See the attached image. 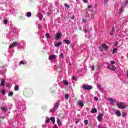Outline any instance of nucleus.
<instances>
[{
	"label": "nucleus",
	"instance_id": "nucleus-1",
	"mask_svg": "<svg viewBox=\"0 0 128 128\" xmlns=\"http://www.w3.org/2000/svg\"><path fill=\"white\" fill-rule=\"evenodd\" d=\"M116 106L118 108H120L122 110L126 108V104L122 102H117Z\"/></svg>",
	"mask_w": 128,
	"mask_h": 128
},
{
	"label": "nucleus",
	"instance_id": "nucleus-2",
	"mask_svg": "<svg viewBox=\"0 0 128 128\" xmlns=\"http://www.w3.org/2000/svg\"><path fill=\"white\" fill-rule=\"evenodd\" d=\"M108 46L106 44H102L101 46H99L98 48L102 52H105V50H108Z\"/></svg>",
	"mask_w": 128,
	"mask_h": 128
},
{
	"label": "nucleus",
	"instance_id": "nucleus-3",
	"mask_svg": "<svg viewBox=\"0 0 128 128\" xmlns=\"http://www.w3.org/2000/svg\"><path fill=\"white\" fill-rule=\"evenodd\" d=\"M50 120H52V124H54V122H56V120H54V118L51 117L50 119L48 118H46V123L48 124L50 122Z\"/></svg>",
	"mask_w": 128,
	"mask_h": 128
},
{
	"label": "nucleus",
	"instance_id": "nucleus-4",
	"mask_svg": "<svg viewBox=\"0 0 128 128\" xmlns=\"http://www.w3.org/2000/svg\"><path fill=\"white\" fill-rule=\"evenodd\" d=\"M82 88L86 90H92V86H86L85 84H83Z\"/></svg>",
	"mask_w": 128,
	"mask_h": 128
},
{
	"label": "nucleus",
	"instance_id": "nucleus-5",
	"mask_svg": "<svg viewBox=\"0 0 128 128\" xmlns=\"http://www.w3.org/2000/svg\"><path fill=\"white\" fill-rule=\"evenodd\" d=\"M107 68H108V70H116V68L114 65L110 66L109 64H108L107 66Z\"/></svg>",
	"mask_w": 128,
	"mask_h": 128
},
{
	"label": "nucleus",
	"instance_id": "nucleus-6",
	"mask_svg": "<svg viewBox=\"0 0 128 128\" xmlns=\"http://www.w3.org/2000/svg\"><path fill=\"white\" fill-rule=\"evenodd\" d=\"M62 36V34L61 32L58 33L56 34L55 35V40H58V38H60Z\"/></svg>",
	"mask_w": 128,
	"mask_h": 128
},
{
	"label": "nucleus",
	"instance_id": "nucleus-7",
	"mask_svg": "<svg viewBox=\"0 0 128 128\" xmlns=\"http://www.w3.org/2000/svg\"><path fill=\"white\" fill-rule=\"evenodd\" d=\"M16 46H18V42H14L10 46L9 48H12Z\"/></svg>",
	"mask_w": 128,
	"mask_h": 128
},
{
	"label": "nucleus",
	"instance_id": "nucleus-8",
	"mask_svg": "<svg viewBox=\"0 0 128 128\" xmlns=\"http://www.w3.org/2000/svg\"><path fill=\"white\" fill-rule=\"evenodd\" d=\"M102 116H104V114L101 113V114H99L98 115L97 118L98 120V122H100L102 120Z\"/></svg>",
	"mask_w": 128,
	"mask_h": 128
},
{
	"label": "nucleus",
	"instance_id": "nucleus-9",
	"mask_svg": "<svg viewBox=\"0 0 128 128\" xmlns=\"http://www.w3.org/2000/svg\"><path fill=\"white\" fill-rule=\"evenodd\" d=\"M56 58V56L54 54L50 55L48 57L49 60H54Z\"/></svg>",
	"mask_w": 128,
	"mask_h": 128
},
{
	"label": "nucleus",
	"instance_id": "nucleus-10",
	"mask_svg": "<svg viewBox=\"0 0 128 128\" xmlns=\"http://www.w3.org/2000/svg\"><path fill=\"white\" fill-rule=\"evenodd\" d=\"M114 32H116V28H114V26L112 28V29L111 30V32H110V36H114Z\"/></svg>",
	"mask_w": 128,
	"mask_h": 128
},
{
	"label": "nucleus",
	"instance_id": "nucleus-11",
	"mask_svg": "<svg viewBox=\"0 0 128 128\" xmlns=\"http://www.w3.org/2000/svg\"><path fill=\"white\" fill-rule=\"evenodd\" d=\"M78 104L80 105V106H81V108H82L84 106V103L82 102V100H79L78 102Z\"/></svg>",
	"mask_w": 128,
	"mask_h": 128
},
{
	"label": "nucleus",
	"instance_id": "nucleus-12",
	"mask_svg": "<svg viewBox=\"0 0 128 128\" xmlns=\"http://www.w3.org/2000/svg\"><path fill=\"white\" fill-rule=\"evenodd\" d=\"M91 114H96L98 112V110L96 108H93L92 110L90 111Z\"/></svg>",
	"mask_w": 128,
	"mask_h": 128
},
{
	"label": "nucleus",
	"instance_id": "nucleus-13",
	"mask_svg": "<svg viewBox=\"0 0 128 128\" xmlns=\"http://www.w3.org/2000/svg\"><path fill=\"white\" fill-rule=\"evenodd\" d=\"M62 44V42H58L57 44H54V46H56V48H58V46H60Z\"/></svg>",
	"mask_w": 128,
	"mask_h": 128
},
{
	"label": "nucleus",
	"instance_id": "nucleus-14",
	"mask_svg": "<svg viewBox=\"0 0 128 128\" xmlns=\"http://www.w3.org/2000/svg\"><path fill=\"white\" fill-rule=\"evenodd\" d=\"M38 16L40 18V20H42V18H44V16H42V14L40 13H39Z\"/></svg>",
	"mask_w": 128,
	"mask_h": 128
},
{
	"label": "nucleus",
	"instance_id": "nucleus-15",
	"mask_svg": "<svg viewBox=\"0 0 128 128\" xmlns=\"http://www.w3.org/2000/svg\"><path fill=\"white\" fill-rule=\"evenodd\" d=\"M60 106V102H57L56 103V104H55L54 108H56V110H57V108H58V106Z\"/></svg>",
	"mask_w": 128,
	"mask_h": 128
},
{
	"label": "nucleus",
	"instance_id": "nucleus-16",
	"mask_svg": "<svg viewBox=\"0 0 128 128\" xmlns=\"http://www.w3.org/2000/svg\"><path fill=\"white\" fill-rule=\"evenodd\" d=\"M115 114H116L117 116H121L120 112V110L116 111V112H115Z\"/></svg>",
	"mask_w": 128,
	"mask_h": 128
},
{
	"label": "nucleus",
	"instance_id": "nucleus-17",
	"mask_svg": "<svg viewBox=\"0 0 128 128\" xmlns=\"http://www.w3.org/2000/svg\"><path fill=\"white\" fill-rule=\"evenodd\" d=\"M4 79H2L1 81V84H0V86H4Z\"/></svg>",
	"mask_w": 128,
	"mask_h": 128
},
{
	"label": "nucleus",
	"instance_id": "nucleus-18",
	"mask_svg": "<svg viewBox=\"0 0 128 128\" xmlns=\"http://www.w3.org/2000/svg\"><path fill=\"white\" fill-rule=\"evenodd\" d=\"M1 109L2 112H8V108L6 107L1 108Z\"/></svg>",
	"mask_w": 128,
	"mask_h": 128
},
{
	"label": "nucleus",
	"instance_id": "nucleus-19",
	"mask_svg": "<svg viewBox=\"0 0 128 128\" xmlns=\"http://www.w3.org/2000/svg\"><path fill=\"white\" fill-rule=\"evenodd\" d=\"M64 42L66 44H70V42L68 40H64Z\"/></svg>",
	"mask_w": 128,
	"mask_h": 128
},
{
	"label": "nucleus",
	"instance_id": "nucleus-20",
	"mask_svg": "<svg viewBox=\"0 0 128 128\" xmlns=\"http://www.w3.org/2000/svg\"><path fill=\"white\" fill-rule=\"evenodd\" d=\"M57 124H58V126H62V122H60V119L57 120Z\"/></svg>",
	"mask_w": 128,
	"mask_h": 128
},
{
	"label": "nucleus",
	"instance_id": "nucleus-21",
	"mask_svg": "<svg viewBox=\"0 0 128 128\" xmlns=\"http://www.w3.org/2000/svg\"><path fill=\"white\" fill-rule=\"evenodd\" d=\"M26 16H28V18H30V16H32V12H28L26 14Z\"/></svg>",
	"mask_w": 128,
	"mask_h": 128
},
{
	"label": "nucleus",
	"instance_id": "nucleus-22",
	"mask_svg": "<svg viewBox=\"0 0 128 128\" xmlns=\"http://www.w3.org/2000/svg\"><path fill=\"white\" fill-rule=\"evenodd\" d=\"M8 96H14V92H10L8 94Z\"/></svg>",
	"mask_w": 128,
	"mask_h": 128
},
{
	"label": "nucleus",
	"instance_id": "nucleus-23",
	"mask_svg": "<svg viewBox=\"0 0 128 128\" xmlns=\"http://www.w3.org/2000/svg\"><path fill=\"white\" fill-rule=\"evenodd\" d=\"M56 108H54L53 109L50 110V112H56Z\"/></svg>",
	"mask_w": 128,
	"mask_h": 128
},
{
	"label": "nucleus",
	"instance_id": "nucleus-24",
	"mask_svg": "<svg viewBox=\"0 0 128 128\" xmlns=\"http://www.w3.org/2000/svg\"><path fill=\"white\" fill-rule=\"evenodd\" d=\"M117 50H118V48H114L113 50L112 54H114L116 52Z\"/></svg>",
	"mask_w": 128,
	"mask_h": 128
},
{
	"label": "nucleus",
	"instance_id": "nucleus-25",
	"mask_svg": "<svg viewBox=\"0 0 128 128\" xmlns=\"http://www.w3.org/2000/svg\"><path fill=\"white\" fill-rule=\"evenodd\" d=\"M18 88H20V87L18 86H14V90L16 91L18 90Z\"/></svg>",
	"mask_w": 128,
	"mask_h": 128
},
{
	"label": "nucleus",
	"instance_id": "nucleus-26",
	"mask_svg": "<svg viewBox=\"0 0 128 128\" xmlns=\"http://www.w3.org/2000/svg\"><path fill=\"white\" fill-rule=\"evenodd\" d=\"M110 102H116V100L114 99H112V98H109Z\"/></svg>",
	"mask_w": 128,
	"mask_h": 128
},
{
	"label": "nucleus",
	"instance_id": "nucleus-27",
	"mask_svg": "<svg viewBox=\"0 0 128 128\" xmlns=\"http://www.w3.org/2000/svg\"><path fill=\"white\" fill-rule=\"evenodd\" d=\"M63 82H64V84H66V86H68V81H66V80H64Z\"/></svg>",
	"mask_w": 128,
	"mask_h": 128
},
{
	"label": "nucleus",
	"instance_id": "nucleus-28",
	"mask_svg": "<svg viewBox=\"0 0 128 128\" xmlns=\"http://www.w3.org/2000/svg\"><path fill=\"white\" fill-rule=\"evenodd\" d=\"M64 97L66 100H68V98H70V95L68 94H66Z\"/></svg>",
	"mask_w": 128,
	"mask_h": 128
},
{
	"label": "nucleus",
	"instance_id": "nucleus-29",
	"mask_svg": "<svg viewBox=\"0 0 128 128\" xmlns=\"http://www.w3.org/2000/svg\"><path fill=\"white\" fill-rule=\"evenodd\" d=\"M84 122L86 126H88V120H85Z\"/></svg>",
	"mask_w": 128,
	"mask_h": 128
},
{
	"label": "nucleus",
	"instance_id": "nucleus-30",
	"mask_svg": "<svg viewBox=\"0 0 128 128\" xmlns=\"http://www.w3.org/2000/svg\"><path fill=\"white\" fill-rule=\"evenodd\" d=\"M45 36L46 38H50V34L47 33L45 34Z\"/></svg>",
	"mask_w": 128,
	"mask_h": 128
},
{
	"label": "nucleus",
	"instance_id": "nucleus-31",
	"mask_svg": "<svg viewBox=\"0 0 128 128\" xmlns=\"http://www.w3.org/2000/svg\"><path fill=\"white\" fill-rule=\"evenodd\" d=\"M108 0H104V6H106V4H108Z\"/></svg>",
	"mask_w": 128,
	"mask_h": 128
},
{
	"label": "nucleus",
	"instance_id": "nucleus-32",
	"mask_svg": "<svg viewBox=\"0 0 128 128\" xmlns=\"http://www.w3.org/2000/svg\"><path fill=\"white\" fill-rule=\"evenodd\" d=\"M20 64H26V63H24V61L22 60L19 63V66H20Z\"/></svg>",
	"mask_w": 128,
	"mask_h": 128
},
{
	"label": "nucleus",
	"instance_id": "nucleus-33",
	"mask_svg": "<svg viewBox=\"0 0 128 128\" xmlns=\"http://www.w3.org/2000/svg\"><path fill=\"white\" fill-rule=\"evenodd\" d=\"M80 119H76V120L75 122V124H78V122H80Z\"/></svg>",
	"mask_w": 128,
	"mask_h": 128
},
{
	"label": "nucleus",
	"instance_id": "nucleus-34",
	"mask_svg": "<svg viewBox=\"0 0 128 128\" xmlns=\"http://www.w3.org/2000/svg\"><path fill=\"white\" fill-rule=\"evenodd\" d=\"M64 6H66V8H70V5H68V4H64Z\"/></svg>",
	"mask_w": 128,
	"mask_h": 128
},
{
	"label": "nucleus",
	"instance_id": "nucleus-35",
	"mask_svg": "<svg viewBox=\"0 0 128 128\" xmlns=\"http://www.w3.org/2000/svg\"><path fill=\"white\" fill-rule=\"evenodd\" d=\"M4 24H8V20H4Z\"/></svg>",
	"mask_w": 128,
	"mask_h": 128
},
{
	"label": "nucleus",
	"instance_id": "nucleus-36",
	"mask_svg": "<svg viewBox=\"0 0 128 128\" xmlns=\"http://www.w3.org/2000/svg\"><path fill=\"white\" fill-rule=\"evenodd\" d=\"M72 80H78V79H76V77H74V76H73L72 77Z\"/></svg>",
	"mask_w": 128,
	"mask_h": 128
},
{
	"label": "nucleus",
	"instance_id": "nucleus-37",
	"mask_svg": "<svg viewBox=\"0 0 128 128\" xmlns=\"http://www.w3.org/2000/svg\"><path fill=\"white\" fill-rule=\"evenodd\" d=\"M94 100H96V102H98V98L96 96H95L94 97Z\"/></svg>",
	"mask_w": 128,
	"mask_h": 128
},
{
	"label": "nucleus",
	"instance_id": "nucleus-38",
	"mask_svg": "<svg viewBox=\"0 0 128 128\" xmlns=\"http://www.w3.org/2000/svg\"><path fill=\"white\" fill-rule=\"evenodd\" d=\"M83 30H84V32H85V33H86V32H88V30H86V29H84Z\"/></svg>",
	"mask_w": 128,
	"mask_h": 128
},
{
	"label": "nucleus",
	"instance_id": "nucleus-39",
	"mask_svg": "<svg viewBox=\"0 0 128 128\" xmlns=\"http://www.w3.org/2000/svg\"><path fill=\"white\" fill-rule=\"evenodd\" d=\"M92 70H94V65L92 66V68H91Z\"/></svg>",
	"mask_w": 128,
	"mask_h": 128
},
{
	"label": "nucleus",
	"instance_id": "nucleus-40",
	"mask_svg": "<svg viewBox=\"0 0 128 128\" xmlns=\"http://www.w3.org/2000/svg\"><path fill=\"white\" fill-rule=\"evenodd\" d=\"M2 94H6V90H2Z\"/></svg>",
	"mask_w": 128,
	"mask_h": 128
},
{
	"label": "nucleus",
	"instance_id": "nucleus-41",
	"mask_svg": "<svg viewBox=\"0 0 128 128\" xmlns=\"http://www.w3.org/2000/svg\"><path fill=\"white\" fill-rule=\"evenodd\" d=\"M125 116H126V113H124L122 112V116L124 118Z\"/></svg>",
	"mask_w": 128,
	"mask_h": 128
},
{
	"label": "nucleus",
	"instance_id": "nucleus-42",
	"mask_svg": "<svg viewBox=\"0 0 128 128\" xmlns=\"http://www.w3.org/2000/svg\"><path fill=\"white\" fill-rule=\"evenodd\" d=\"M54 128H58V125H56V124H54Z\"/></svg>",
	"mask_w": 128,
	"mask_h": 128
},
{
	"label": "nucleus",
	"instance_id": "nucleus-43",
	"mask_svg": "<svg viewBox=\"0 0 128 128\" xmlns=\"http://www.w3.org/2000/svg\"><path fill=\"white\" fill-rule=\"evenodd\" d=\"M60 58H64V54L61 53V54H60Z\"/></svg>",
	"mask_w": 128,
	"mask_h": 128
},
{
	"label": "nucleus",
	"instance_id": "nucleus-44",
	"mask_svg": "<svg viewBox=\"0 0 128 128\" xmlns=\"http://www.w3.org/2000/svg\"><path fill=\"white\" fill-rule=\"evenodd\" d=\"M70 46H71V48H74V44H72V43L71 44Z\"/></svg>",
	"mask_w": 128,
	"mask_h": 128
},
{
	"label": "nucleus",
	"instance_id": "nucleus-45",
	"mask_svg": "<svg viewBox=\"0 0 128 128\" xmlns=\"http://www.w3.org/2000/svg\"><path fill=\"white\" fill-rule=\"evenodd\" d=\"M112 64H116V62L114 61H111Z\"/></svg>",
	"mask_w": 128,
	"mask_h": 128
},
{
	"label": "nucleus",
	"instance_id": "nucleus-46",
	"mask_svg": "<svg viewBox=\"0 0 128 128\" xmlns=\"http://www.w3.org/2000/svg\"><path fill=\"white\" fill-rule=\"evenodd\" d=\"M84 2L85 4H86V2H88V0H82Z\"/></svg>",
	"mask_w": 128,
	"mask_h": 128
},
{
	"label": "nucleus",
	"instance_id": "nucleus-47",
	"mask_svg": "<svg viewBox=\"0 0 128 128\" xmlns=\"http://www.w3.org/2000/svg\"><path fill=\"white\" fill-rule=\"evenodd\" d=\"M88 8H92V6L88 5Z\"/></svg>",
	"mask_w": 128,
	"mask_h": 128
},
{
	"label": "nucleus",
	"instance_id": "nucleus-48",
	"mask_svg": "<svg viewBox=\"0 0 128 128\" xmlns=\"http://www.w3.org/2000/svg\"><path fill=\"white\" fill-rule=\"evenodd\" d=\"M82 22H86V20H85L84 18H82Z\"/></svg>",
	"mask_w": 128,
	"mask_h": 128
},
{
	"label": "nucleus",
	"instance_id": "nucleus-49",
	"mask_svg": "<svg viewBox=\"0 0 128 128\" xmlns=\"http://www.w3.org/2000/svg\"><path fill=\"white\" fill-rule=\"evenodd\" d=\"M118 42H116L115 44V46H118Z\"/></svg>",
	"mask_w": 128,
	"mask_h": 128
},
{
	"label": "nucleus",
	"instance_id": "nucleus-50",
	"mask_svg": "<svg viewBox=\"0 0 128 128\" xmlns=\"http://www.w3.org/2000/svg\"><path fill=\"white\" fill-rule=\"evenodd\" d=\"M98 87L100 88V90H102V86H100V85H99Z\"/></svg>",
	"mask_w": 128,
	"mask_h": 128
},
{
	"label": "nucleus",
	"instance_id": "nucleus-51",
	"mask_svg": "<svg viewBox=\"0 0 128 128\" xmlns=\"http://www.w3.org/2000/svg\"><path fill=\"white\" fill-rule=\"evenodd\" d=\"M128 4V0H126L125 3V4Z\"/></svg>",
	"mask_w": 128,
	"mask_h": 128
},
{
	"label": "nucleus",
	"instance_id": "nucleus-52",
	"mask_svg": "<svg viewBox=\"0 0 128 128\" xmlns=\"http://www.w3.org/2000/svg\"><path fill=\"white\" fill-rule=\"evenodd\" d=\"M110 104H112V106H114V102H112L110 103Z\"/></svg>",
	"mask_w": 128,
	"mask_h": 128
},
{
	"label": "nucleus",
	"instance_id": "nucleus-53",
	"mask_svg": "<svg viewBox=\"0 0 128 128\" xmlns=\"http://www.w3.org/2000/svg\"><path fill=\"white\" fill-rule=\"evenodd\" d=\"M0 118H2V120H4V116H2Z\"/></svg>",
	"mask_w": 128,
	"mask_h": 128
},
{
	"label": "nucleus",
	"instance_id": "nucleus-54",
	"mask_svg": "<svg viewBox=\"0 0 128 128\" xmlns=\"http://www.w3.org/2000/svg\"><path fill=\"white\" fill-rule=\"evenodd\" d=\"M119 12H120V13L122 12V8H120V9L119 10Z\"/></svg>",
	"mask_w": 128,
	"mask_h": 128
},
{
	"label": "nucleus",
	"instance_id": "nucleus-55",
	"mask_svg": "<svg viewBox=\"0 0 128 128\" xmlns=\"http://www.w3.org/2000/svg\"><path fill=\"white\" fill-rule=\"evenodd\" d=\"M48 16H50V14L48 13Z\"/></svg>",
	"mask_w": 128,
	"mask_h": 128
},
{
	"label": "nucleus",
	"instance_id": "nucleus-56",
	"mask_svg": "<svg viewBox=\"0 0 128 128\" xmlns=\"http://www.w3.org/2000/svg\"><path fill=\"white\" fill-rule=\"evenodd\" d=\"M127 72H128V74H127V76H128V71H127Z\"/></svg>",
	"mask_w": 128,
	"mask_h": 128
},
{
	"label": "nucleus",
	"instance_id": "nucleus-57",
	"mask_svg": "<svg viewBox=\"0 0 128 128\" xmlns=\"http://www.w3.org/2000/svg\"><path fill=\"white\" fill-rule=\"evenodd\" d=\"M74 17L73 18H71L72 20H74Z\"/></svg>",
	"mask_w": 128,
	"mask_h": 128
},
{
	"label": "nucleus",
	"instance_id": "nucleus-58",
	"mask_svg": "<svg viewBox=\"0 0 128 128\" xmlns=\"http://www.w3.org/2000/svg\"><path fill=\"white\" fill-rule=\"evenodd\" d=\"M76 2L78 1V0H76Z\"/></svg>",
	"mask_w": 128,
	"mask_h": 128
},
{
	"label": "nucleus",
	"instance_id": "nucleus-59",
	"mask_svg": "<svg viewBox=\"0 0 128 128\" xmlns=\"http://www.w3.org/2000/svg\"><path fill=\"white\" fill-rule=\"evenodd\" d=\"M70 66V64H69Z\"/></svg>",
	"mask_w": 128,
	"mask_h": 128
}]
</instances>
